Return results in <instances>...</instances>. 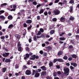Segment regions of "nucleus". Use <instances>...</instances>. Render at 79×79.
<instances>
[{
  "mask_svg": "<svg viewBox=\"0 0 79 79\" xmlns=\"http://www.w3.org/2000/svg\"><path fill=\"white\" fill-rule=\"evenodd\" d=\"M12 6H13V7ZM10 7L11 8H13V9H12L10 10L11 11H15L16 10L15 8H16V6L15 5H13L10 6Z\"/></svg>",
  "mask_w": 79,
  "mask_h": 79,
  "instance_id": "nucleus-2",
  "label": "nucleus"
},
{
  "mask_svg": "<svg viewBox=\"0 0 79 79\" xmlns=\"http://www.w3.org/2000/svg\"><path fill=\"white\" fill-rule=\"evenodd\" d=\"M21 46V44H20V42L19 41L18 42L17 47H19Z\"/></svg>",
  "mask_w": 79,
  "mask_h": 79,
  "instance_id": "nucleus-22",
  "label": "nucleus"
},
{
  "mask_svg": "<svg viewBox=\"0 0 79 79\" xmlns=\"http://www.w3.org/2000/svg\"><path fill=\"white\" fill-rule=\"evenodd\" d=\"M25 49L27 51H29V48L28 47H26L25 48Z\"/></svg>",
  "mask_w": 79,
  "mask_h": 79,
  "instance_id": "nucleus-59",
  "label": "nucleus"
},
{
  "mask_svg": "<svg viewBox=\"0 0 79 79\" xmlns=\"http://www.w3.org/2000/svg\"><path fill=\"white\" fill-rule=\"evenodd\" d=\"M57 61H59V62H63L64 61L63 60H62V59H57Z\"/></svg>",
  "mask_w": 79,
  "mask_h": 79,
  "instance_id": "nucleus-23",
  "label": "nucleus"
},
{
  "mask_svg": "<svg viewBox=\"0 0 79 79\" xmlns=\"http://www.w3.org/2000/svg\"><path fill=\"white\" fill-rule=\"evenodd\" d=\"M32 27V25H31L28 28L27 30H30L31 29Z\"/></svg>",
  "mask_w": 79,
  "mask_h": 79,
  "instance_id": "nucleus-45",
  "label": "nucleus"
},
{
  "mask_svg": "<svg viewBox=\"0 0 79 79\" xmlns=\"http://www.w3.org/2000/svg\"><path fill=\"white\" fill-rule=\"evenodd\" d=\"M6 70V68H4L2 69V73H5Z\"/></svg>",
  "mask_w": 79,
  "mask_h": 79,
  "instance_id": "nucleus-26",
  "label": "nucleus"
},
{
  "mask_svg": "<svg viewBox=\"0 0 79 79\" xmlns=\"http://www.w3.org/2000/svg\"><path fill=\"white\" fill-rule=\"evenodd\" d=\"M70 68L71 69H74V67L73 66H70Z\"/></svg>",
  "mask_w": 79,
  "mask_h": 79,
  "instance_id": "nucleus-63",
  "label": "nucleus"
},
{
  "mask_svg": "<svg viewBox=\"0 0 79 79\" xmlns=\"http://www.w3.org/2000/svg\"><path fill=\"white\" fill-rule=\"evenodd\" d=\"M1 39H2V40H4V39H5V36H1L0 37Z\"/></svg>",
  "mask_w": 79,
  "mask_h": 79,
  "instance_id": "nucleus-44",
  "label": "nucleus"
},
{
  "mask_svg": "<svg viewBox=\"0 0 79 79\" xmlns=\"http://www.w3.org/2000/svg\"><path fill=\"white\" fill-rule=\"evenodd\" d=\"M25 73L26 75H31V71L29 70H27L26 71Z\"/></svg>",
  "mask_w": 79,
  "mask_h": 79,
  "instance_id": "nucleus-4",
  "label": "nucleus"
},
{
  "mask_svg": "<svg viewBox=\"0 0 79 79\" xmlns=\"http://www.w3.org/2000/svg\"><path fill=\"white\" fill-rule=\"evenodd\" d=\"M53 13L55 15H58L60 13V11L59 10H56L53 11Z\"/></svg>",
  "mask_w": 79,
  "mask_h": 79,
  "instance_id": "nucleus-3",
  "label": "nucleus"
},
{
  "mask_svg": "<svg viewBox=\"0 0 79 79\" xmlns=\"http://www.w3.org/2000/svg\"><path fill=\"white\" fill-rule=\"evenodd\" d=\"M23 69H24V68H25L26 69V68H27V66L25 65H24L23 66Z\"/></svg>",
  "mask_w": 79,
  "mask_h": 79,
  "instance_id": "nucleus-56",
  "label": "nucleus"
},
{
  "mask_svg": "<svg viewBox=\"0 0 79 79\" xmlns=\"http://www.w3.org/2000/svg\"><path fill=\"white\" fill-rule=\"evenodd\" d=\"M44 14L45 16H47V15H48V13H47V12L46 11L44 13Z\"/></svg>",
  "mask_w": 79,
  "mask_h": 79,
  "instance_id": "nucleus-51",
  "label": "nucleus"
},
{
  "mask_svg": "<svg viewBox=\"0 0 79 79\" xmlns=\"http://www.w3.org/2000/svg\"><path fill=\"white\" fill-rule=\"evenodd\" d=\"M71 65L73 66L74 67H76V66H77V64L73 62L71 63Z\"/></svg>",
  "mask_w": 79,
  "mask_h": 79,
  "instance_id": "nucleus-12",
  "label": "nucleus"
},
{
  "mask_svg": "<svg viewBox=\"0 0 79 79\" xmlns=\"http://www.w3.org/2000/svg\"><path fill=\"white\" fill-rule=\"evenodd\" d=\"M43 71H46L47 70V68L45 66H43L40 68Z\"/></svg>",
  "mask_w": 79,
  "mask_h": 79,
  "instance_id": "nucleus-8",
  "label": "nucleus"
},
{
  "mask_svg": "<svg viewBox=\"0 0 79 79\" xmlns=\"http://www.w3.org/2000/svg\"><path fill=\"white\" fill-rule=\"evenodd\" d=\"M49 66L50 67H51L53 65V62H51V61H50L49 62Z\"/></svg>",
  "mask_w": 79,
  "mask_h": 79,
  "instance_id": "nucleus-14",
  "label": "nucleus"
},
{
  "mask_svg": "<svg viewBox=\"0 0 79 79\" xmlns=\"http://www.w3.org/2000/svg\"><path fill=\"white\" fill-rule=\"evenodd\" d=\"M59 5H60L61 6H63V3L61 2H59L58 3Z\"/></svg>",
  "mask_w": 79,
  "mask_h": 79,
  "instance_id": "nucleus-47",
  "label": "nucleus"
},
{
  "mask_svg": "<svg viewBox=\"0 0 79 79\" xmlns=\"http://www.w3.org/2000/svg\"><path fill=\"white\" fill-rule=\"evenodd\" d=\"M35 58V55H33L31 56V57L30 58L31 60H34Z\"/></svg>",
  "mask_w": 79,
  "mask_h": 79,
  "instance_id": "nucleus-6",
  "label": "nucleus"
},
{
  "mask_svg": "<svg viewBox=\"0 0 79 79\" xmlns=\"http://www.w3.org/2000/svg\"><path fill=\"white\" fill-rule=\"evenodd\" d=\"M46 74H47V72H43L41 73V75L42 76H45Z\"/></svg>",
  "mask_w": 79,
  "mask_h": 79,
  "instance_id": "nucleus-19",
  "label": "nucleus"
},
{
  "mask_svg": "<svg viewBox=\"0 0 79 79\" xmlns=\"http://www.w3.org/2000/svg\"><path fill=\"white\" fill-rule=\"evenodd\" d=\"M51 40H53V38L51 37L48 40V41H51Z\"/></svg>",
  "mask_w": 79,
  "mask_h": 79,
  "instance_id": "nucleus-57",
  "label": "nucleus"
},
{
  "mask_svg": "<svg viewBox=\"0 0 79 79\" xmlns=\"http://www.w3.org/2000/svg\"><path fill=\"white\" fill-rule=\"evenodd\" d=\"M0 18L1 19L5 20V17L3 16V15H0Z\"/></svg>",
  "mask_w": 79,
  "mask_h": 79,
  "instance_id": "nucleus-15",
  "label": "nucleus"
},
{
  "mask_svg": "<svg viewBox=\"0 0 79 79\" xmlns=\"http://www.w3.org/2000/svg\"><path fill=\"white\" fill-rule=\"evenodd\" d=\"M63 58L64 60H67V59H68V57L67 56H64Z\"/></svg>",
  "mask_w": 79,
  "mask_h": 79,
  "instance_id": "nucleus-54",
  "label": "nucleus"
},
{
  "mask_svg": "<svg viewBox=\"0 0 79 79\" xmlns=\"http://www.w3.org/2000/svg\"><path fill=\"white\" fill-rule=\"evenodd\" d=\"M65 21V18L63 17H61L60 19V21L61 22H64Z\"/></svg>",
  "mask_w": 79,
  "mask_h": 79,
  "instance_id": "nucleus-18",
  "label": "nucleus"
},
{
  "mask_svg": "<svg viewBox=\"0 0 79 79\" xmlns=\"http://www.w3.org/2000/svg\"><path fill=\"white\" fill-rule=\"evenodd\" d=\"M40 31L41 32H44V29L42 28H41L40 29Z\"/></svg>",
  "mask_w": 79,
  "mask_h": 79,
  "instance_id": "nucleus-27",
  "label": "nucleus"
},
{
  "mask_svg": "<svg viewBox=\"0 0 79 79\" xmlns=\"http://www.w3.org/2000/svg\"><path fill=\"white\" fill-rule=\"evenodd\" d=\"M70 10H69V11L70 12V13H73V6H71L69 7Z\"/></svg>",
  "mask_w": 79,
  "mask_h": 79,
  "instance_id": "nucleus-7",
  "label": "nucleus"
},
{
  "mask_svg": "<svg viewBox=\"0 0 79 79\" xmlns=\"http://www.w3.org/2000/svg\"><path fill=\"white\" fill-rule=\"evenodd\" d=\"M35 70H33V73H32V75H34V74H35Z\"/></svg>",
  "mask_w": 79,
  "mask_h": 79,
  "instance_id": "nucleus-49",
  "label": "nucleus"
},
{
  "mask_svg": "<svg viewBox=\"0 0 79 79\" xmlns=\"http://www.w3.org/2000/svg\"><path fill=\"white\" fill-rule=\"evenodd\" d=\"M60 0H56L54 2L55 3H58Z\"/></svg>",
  "mask_w": 79,
  "mask_h": 79,
  "instance_id": "nucleus-48",
  "label": "nucleus"
},
{
  "mask_svg": "<svg viewBox=\"0 0 79 79\" xmlns=\"http://www.w3.org/2000/svg\"><path fill=\"white\" fill-rule=\"evenodd\" d=\"M43 53H44V52H43L42 50H41L40 51V54H43Z\"/></svg>",
  "mask_w": 79,
  "mask_h": 79,
  "instance_id": "nucleus-58",
  "label": "nucleus"
},
{
  "mask_svg": "<svg viewBox=\"0 0 79 79\" xmlns=\"http://www.w3.org/2000/svg\"><path fill=\"white\" fill-rule=\"evenodd\" d=\"M40 34H41V32H40V31H39L38 33L36 34V35H40Z\"/></svg>",
  "mask_w": 79,
  "mask_h": 79,
  "instance_id": "nucleus-41",
  "label": "nucleus"
},
{
  "mask_svg": "<svg viewBox=\"0 0 79 79\" xmlns=\"http://www.w3.org/2000/svg\"><path fill=\"white\" fill-rule=\"evenodd\" d=\"M52 48L50 46H48L47 48V49L48 50H51Z\"/></svg>",
  "mask_w": 79,
  "mask_h": 79,
  "instance_id": "nucleus-32",
  "label": "nucleus"
},
{
  "mask_svg": "<svg viewBox=\"0 0 79 79\" xmlns=\"http://www.w3.org/2000/svg\"><path fill=\"white\" fill-rule=\"evenodd\" d=\"M32 3L34 5H36L37 4V2H32Z\"/></svg>",
  "mask_w": 79,
  "mask_h": 79,
  "instance_id": "nucleus-42",
  "label": "nucleus"
},
{
  "mask_svg": "<svg viewBox=\"0 0 79 79\" xmlns=\"http://www.w3.org/2000/svg\"><path fill=\"white\" fill-rule=\"evenodd\" d=\"M15 68L16 69H18V68H19V67L18 66V64H16L15 65Z\"/></svg>",
  "mask_w": 79,
  "mask_h": 79,
  "instance_id": "nucleus-43",
  "label": "nucleus"
},
{
  "mask_svg": "<svg viewBox=\"0 0 79 79\" xmlns=\"http://www.w3.org/2000/svg\"><path fill=\"white\" fill-rule=\"evenodd\" d=\"M32 23V20H28L26 21V23L27 24H31Z\"/></svg>",
  "mask_w": 79,
  "mask_h": 79,
  "instance_id": "nucleus-10",
  "label": "nucleus"
},
{
  "mask_svg": "<svg viewBox=\"0 0 79 79\" xmlns=\"http://www.w3.org/2000/svg\"><path fill=\"white\" fill-rule=\"evenodd\" d=\"M56 61H58V59H54V60L53 63H56Z\"/></svg>",
  "mask_w": 79,
  "mask_h": 79,
  "instance_id": "nucleus-37",
  "label": "nucleus"
},
{
  "mask_svg": "<svg viewBox=\"0 0 79 79\" xmlns=\"http://www.w3.org/2000/svg\"><path fill=\"white\" fill-rule=\"evenodd\" d=\"M55 32V31L52 30L51 31H50V34H54V33Z\"/></svg>",
  "mask_w": 79,
  "mask_h": 79,
  "instance_id": "nucleus-30",
  "label": "nucleus"
},
{
  "mask_svg": "<svg viewBox=\"0 0 79 79\" xmlns=\"http://www.w3.org/2000/svg\"><path fill=\"white\" fill-rule=\"evenodd\" d=\"M62 55V52L61 51H59L58 53V55L59 56H60Z\"/></svg>",
  "mask_w": 79,
  "mask_h": 79,
  "instance_id": "nucleus-28",
  "label": "nucleus"
},
{
  "mask_svg": "<svg viewBox=\"0 0 79 79\" xmlns=\"http://www.w3.org/2000/svg\"><path fill=\"white\" fill-rule=\"evenodd\" d=\"M8 19H10V20H11V19H13V17L11 15H9L8 16Z\"/></svg>",
  "mask_w": 79,
  "mask_h": 79,
  "instance_id": "nucleus-24",
  "label": "nucleus"
},
{
  "mask_svg": "<svg viewBox=\"0 0 79 79\" xmlns=\"http://www.w3.org/2000/svg\"><path fill=\"white\" fill-rule=\"evenodd\" d=\"M63 4H67V2H66V0H64L62 2Z\"/></svg>",
  "mask_w": 79,
  "mask_h": 79,
  "instance_id": "nucleus-33",
  "label": "nucleus"
},
{
  "mask_svg": "<svg viewBox=\"0 0 79 79\" xmlns=\"http://www.w3.org/2000/svg\"><path fill=\"white\" fill-rule=\"evenodd\" d=\"M5 12V11L3 10H1L0 11V15L3 13Z\"/></svg>",
  "mask_w": 79,
  "mask_h": 79,
  "instance_id": "nucleus-35",
  "label": "nucleus"
},
{
  "mask_svg": "<svg viewBox=\"0 0 79 79\" xmlns=\"http://www.w3.org/2000/svg\"><path fill=\"white\" fill-rule=\"evenodd\" d=\"M60 40H66V38H64V37H60L59 38Z\"/></svg>",
  "mask_w": 79,
  "mask_h": 79,
  "instance_id": "nucleus-21",
  "label": "nucleus"
},
{
  "mask_svg": "<svg viewBox=\"0 0 79 79\" xmlns=\"http://www.w3.org/2000/svg\"><path fill=\"white\" fill-rule=\"evenodd\" d=\"M69 19L71 21H73L74 19V18L72 16H71L69 18Z\"/></svg>",
  "mask_w": 79,
  "mask_h": 79,
  "instance_id": "nucleus-25",
  "label": "nucleus"
},
{
  "mask_svg": "<svg viewBox=\"0 0 79 79\" xmlns=\"http://www.w3.org/2000/svg\"><path fill=\"white\" fill-rule=\"evenodd\" d=\"M40 76V74L39 73H37L35 74V77H39Z\"/></svg>",
  "mask_w": 79,
  "mask_h": 79,
  "instance_id": "nucleus-16",
  "label": "nucleus"
},
{
  "mask_svg": "<svg viewBox=\"0 0 79 79\" xmlns=\"http://www.w3.org/2000/svg\"><path fill=\"white\" fill-rule=\"evenodd\" d=\"M56 67L57 69H60V66L59 65H56Z\"/></svg>",
  "mask_w": 79,
  "mask_h": 79,
  "instance_id": "nucleus-61",
  "label": "nucleus"
},
{
  "mask_svg": "<svg viewBox=\"0 0 79 79\" xmlns=\"http://www.w3.org/2000/svg\"><path fill=\"white\" fill-rule=\"evenodd\" d=\"M57 74H59V75H60V74H61V72L60 71H57Z\"/></svg>",
  "mask_w": 79,
  "mask_h": 79,
  "instance_id": "nucleus-46",
  "label": "nucleus"
},
{
  "mask_svg": "<svg viewBox=\"0 0 79 79\" xmlns=\"http://www.w3.org/2000/svg\"><path fill=\"white\" fill-rule=\"evenodd\" d=\"M13 26V24H10L8 28L10 29V28H11V27H12Z\"/></svg>",
  "mask_w": 79,
  "mask_h": 79,
  "instance_id": "nucleus-38",
  "label": "nucleus"
},
{
  "mask_svg": "<svg viewBox=\"0 0 79 79\" xmlns=\"http://www.w3.org/2000/svg\"><path fill=\"white\" fill-rule=\"evenodd\" d=\"M77 34H79V29H78L77 31Z\"/></svg>",
  "mask_w": 79,
  "mask_h": 79,
  "instance_id": "nucleus-64",
  "label": "nucleus"
},
{
  "mask_svg": "<svg viewBox=\"0 0 79 79\" xmlns=\"http://www.w3.org/2000/svg\"><path fill=\"white\" fill-rule=\"evenodd\" d=\"M27 25L26 24V23H23V26L24 27H27Z\"/></svg>",
  "mask_w": 79,
  "mask_h": 79,
  "instance_id": "nucleus-53",
  "label": "nucleus"
},
{
  "mask_svg": "<svg viewBox=\"0 0 79 79\" xmlns=\"http://www.w3.org/2000/svg\"><path fill=\"white\" fill-rule=\"evenodd\" d=\"M41 37H42V36H36V38H37V39H40V38H41Z\"/></svg>",
  "mask_w": 79,
  "mask_h": 79,
  "instance_id": "nucleus-55",
  "label": "nucleus"
},
{
  "mask_svg": "<svg viewBox=\"0 0 79 79\" xmlns=\"http://www.w3.org/2000/svg\"><path fill=\"white\" fill-rule=\"evenodd\" d=\"M72 57L74 58H77V56L75 54H74L72 55Z\"/></svg>",
  "mask_w": 79,
  "mask_h": 79,
  "instance_id": "nucleus-34",
  "label": "nucleus"
},
{
  "mask_svg": "<svg viewBox=\"0 0 79 79\" xmlns=\"http://www.w3.org/2000/svg\"><path fill=\"white\" fill-rule=\"evenodd\" d=\"M57 20V19L56 18H54L53 19H52V21L54 22H55Z\"/></svg>",
  "mask_w": 79,
  "mask_h": 79,
  "instance_id": "nucleus-40",
  "label": "nucleus"
},
{
  "mask_svg": "<svg viewBox=\"0 0 79 79\" xmlns=\"http://www.w3.org/2000/svg\"><path fill=\"white\" fill-rule=\"evenodd\" d=\"M72 57H70L68 59V60H69V61H71V60H72Z\"/></svg>",
  "mask_w": 79,
  "mask_h": 79,
  "instance_id": "nucleus-62",
  "label": "nucleus"
},
{
  "mask_svg": "<svg viewBox=\"0 0 79 79\" xmlns=\"http://www.w3.org/2000/svg\"><path fill=\"white\" fill-rule=\"evenodd\" d=\"M56 75H57L56 73V72H54L53 74V75L54 76H56Z\"/></svg>",
  "mask_w": 79,
  "mask_h": 79,
  "instance_id": "nucleus-52",
  "label": "nucleus"
},
{
  "mask_svg": "<svg viewBox=\"0 0 79 79\" xmlns=\"http://www.w3.org/2000/svg\"><path fill=\"white\" fill-rule=\"evenodd\" d=\"M26 56H25L24 57V60H26L27 58H29V55L28 54H26Z\"/></svg>",
  "mask_w": 79,
  "mask_h": 79,
  "instance_id": "nucleus-11",
  "label": "nucleus"
},
{
  "mask_svg": "<svg viewBox=\"0 0 79 79\" xmlns=\"http://www.w3.org/2000/svg\"><path fill=\"white\" fill-rule=\"evenodd\" d=\"M41 6V5L40 4L36 6V8H39V7H40Z\"/></svg>",
  "mask_w": 79,
  "mask_h": 79,
  "instance_id": "nucleus-60",
  "label": "nucleus"
},
{
  "mask_svg": "<svg viewBox=\"0 0 79 79\" xmlns=\"http://www.w3.org/2000/svg\"><path fill=\"white\" fill-rule=\"evenodd\" d=\"M37 19L38 20H39V19H40V17L39 16H38L37 17Z\"/></svg>",
  "mask_w": 79,
  "mask_h": 79,
  "instance_id": "nucleus-50",
  "label": "nucleus"
},
{
  "mask_svg": "<svg viewBox=\"0 0 79 79\" xmlns=\"http://www.w3.org/2000/svg\"><path fill=\"white\" fill-rule=\"evenodd\" d=\"M64 71L65 75L68 76L69 75V69L67 67L64 68Z\"/></svg>",
  "mask_w": 79,
  "mask_h": 79,
  "instance_id": "nucleus-1",
  "label": "nucleus"
},
{
  "mask_svg": "<svg viewBox=\"0 0 79 79\" xmlns=\"http://www.w3.org/2000/svg\"><path fill=\"white\" fill-rule=\"evenodd\" d=\"M10 61H11V60L10 59H6L5 60V62H6V63H9Z\"/></svg>",
  "mask_w": 79,
  "mask_h": 79,
  "instance_id": "nucleus-13",
  "label": "nucleus"
},
{
  "mask_svg": "<svg viewBox=\"0 0 79 79\" xmlns=\"http://www.w3.org/2000/svg\"><path fill=\"white\" fill-rule=\"evenodd\" d=\"M18 50L19 52H21V51H23V48L21 47H18Z\"/></svg>",
  "mask_w": 79,
  "mask_h": 79,
  "instance_id": "nucleus-9",
  "label": "nucleus"
},
{
  "mask_svg": "<svg viewBox=\"0 0 79 79\" xmlns=\"http://www.w3.org/2000/svg\"><path fill=\"white\" fill-rule=\"evenodd\" d=\"M44 10L43 9H41L39 12V14H42V13H44Z\"/></svg>",
  "mask_w": 79,
  "mask_h": 79,
  "instance_id": "nucleus-31",
  "label": "nucleus"
},
{
  "mask_svg": "<svg viewBox=\"0 0 79 79\" xmlns=\"http://www.w3.org/2000/svg\"><path fill=\"white\" fill-rule=\"evenodd\" d=\"M15 37L18 39H20V35H15Z\"/></svg>",
  "mask_w": 79,
  "mask_h": 79,
  "instance_id": "nucleus-17",
  "label": "nucleus"
},
{
  "mask_svg": "<svg viewBox=\"0 0 79 79\" xmlns=\"http://www.w3.org/2000/svg\"><path fill=\"white\" fill-rule=\"evenodd\" d=\"M42 71V70L40 69H37V70H36V72H37L38 73H39L40 72Z\"/></svg>",
  "mask_w": 79,
  "mask_h": 79,
  "instance_id": "nucleus-39",
  "label": "nucleus"
},
{
  "mask_svg": "<svg viewBox=\"0 0 79 79\" xmlns=\"http://www.w3.org/2000/svg\"><path fill=\"white\" fill-rule=\"evenodd\" d=\"M69 3H71V4H74V2L73 0H71L69 2Z\"/></svg>",
  "mask_w": 79,
  "mask_h": 79,
  "instance_id": "nucleus-29",
  "label": "nucleus"
},
{
  "mask_svg": "<svg viewBox=\"0 0 79 79\" xmlns=\"http://www.w3.org/2000/svg\"><path fill=\"white\" fill-rule=\"evenodd\" d=\"M10 53L8 52L2 54V56L4 57H7L9 55Z\"/></svg>",
  "mask_w": 79,
  "mask_h": 79,
  "instance_id": "nucleus-5",
  "label": "nucleus"
},
{
  "mask_svg": "<svg viewBox=\"0 0 79 79\" xmlns=\"http://www.w3.org/2000/svg\"><path fill=\"white\" fill-rule=\"evenodd\" d=\"M33 39L35 41H37V38H36V36H35L33 37Z\"/></svg>",
  "mask_w": 79,
  "mask_h": 79,
  "instance_id": "nucleus-36",
  "label": "nucleus"
},
{
  "mask_svg": "<svg viewBox=\"0 0 79 79\" xmlns=\"http://www.w3.org/2000/svg\"><path fill=\"white\" fill-rule=\"evenodd\" d=\"M6 5H7V4L6 3H4L1 5V7H3L4 6H6Z\"/></svg>",
  "mask_w": 79,
  "mask_h": 79,
  "instance_id": "nucleus-20",
  "label": "nucleus"
}]
</instances>
